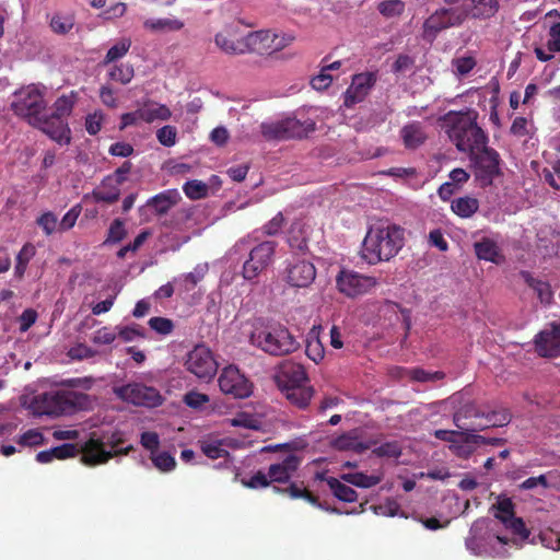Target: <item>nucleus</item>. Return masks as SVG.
<instances>
[{"instance_id":"obj_13","label":"nucleus","mask_w":560,"mask_h":560,"mask_svg":"<svg viewBox=\"0 0 560 560\" xmlns=\"http://www.w3.org/2000/svg\"><path fill=\"white\" fill-rule=\"evenodd\" d=\"M185 366L187 371L203 381H210L218 371V363L211 350L205 345H197L187 353Z\"/></svg>"},{"instance_id":"obj_4","label":"nucleus","mask_w":560,"mask_h":560,"mask_svg":"<svg viewBox=\"0 0 560 560\" xmlns=\"http://www.w3.org/2000/svg\"><path fill=\"white\" fill-rule=\"evenodd\" d=\"M90 396L72 390H52L39 394L32 401L33 411L39 416L59 417L88 409Z\"/></svg>"},{"instance_id":"obj_44","label":"nucleus","mask_w":560,"mask_h":560,"mask_svg":"<svg viewBox=\"0 0 560 560\" xmlns=\"http://www.w3.org/2000/svg\"><path fill=\"white\" fill-rule=\"evenodd\" d=\"M130 47V38H121L118 43L108 49L104 59V63H110L122 58L128 52Z\"/></svg>"},{"instance_id":"obj_12","label":"nucleus","mask_w":560,"mask_h":560,"mask_svg":"<svg viewBox=\"0 0 560 560\" xmlns=\"http://www.w3.org/2000/svg\"><path fill=\"white\" fill-rule=\"evenodd\" d=\"M276 248L277 243L273 241H264L256 245L243 265V277L246 280L256 279L272 264Z\"/></svg>"},{"instance_id":"obj_3","label":"nucleus","mask_w":560,"mask_h":560,"mask_svg":"<svg viewBox=\"0 0 560 560\" xmlns=\"http://www.w3.org/2000/svg\"><path fill=\"white\" fill-rule=\"evenodd\" d=\"M249 342L271 357L289 355L300 348V342L287 326L266 319L254 325Z\"/></svg>"},{"instance_id":"obj_11","label":"nucleus","mask_w":560,"mask_h":560,"mask_svg":"<svg viewBox=\"0 0 560 560\" xmlns=\"http://www.w3.org/2000/svg\"><path fill=\"white\" fill-rule=\"evenodd\" d=\"M282 280L291 288L306 289L316 278L314 264L305 258L292 257L284 261Z\"/></svg>"},{"instance_id":"obj_28","label":"nucleus","mask_w":560,"mask_h":560,"mask_svg":"<svg viewBox=\"0 0 560 560\" xmlns=\"http://www.w3.org/2000/svg\"><path fill=\"white\" fill-rule=\"evenodd\" d=\"M483 410H481L475 402H467L462 406L453 416V421L459 430L472 431L476 423L468 424L469 419H481Z\"/></svg>"},{"instance_id":"obj_61","label":"nucleus","mask_w":560,"mask_h":560,"mask_svg":"<svg viewBox=\"0 0 560 560\" xmlns=\"http://www.w3.org/2000/svg\"><path fill=\"white\" fill-rule=\"evenodd\" d=\"M149 326L151 329L161 335H170L174 329V324L171 319L165 317H151L149 319Z\"/></svg>"},{"instance_id":"obj_60","label":"nucleus","mask_w":560,"mask_h":560,"mask_svg":"<svg viewBox=\"0 0 560 560\" xmlns=\"http://www.w3.org/2000/svg\"><path fill=\"white\" fill-rule=\"evenodd\" d=\"M177 130L174 126H164L156 131L159 142L164 147H173L176 143Z\"/></svg>"},{"instance_id":"obj_33","label":"nucleus","mask_w":560,"mask_h":560,"mask_svg":"<svg viewBox=\"0 0 560 560\" xmlns=\"http://www.w3.org/2000/svg\"><path fill=\"white\" fill-rule=\"evenodd\" d=\"M283 394L291 405L300 409H305L310 405V401L314 395V389L310 385L291 387L283 392Z\"/></svg>"},{"instance_id":"obj_49","label":"nucleus","mask_w":560,"mask_h":560,"mask_svg":"<svg viewBox=\"0 0 560 560\" xmlns=\"http://www.w3.org/2000/svg\"><path fill=\"white\" fill-rule=\"evenodd\" d=\"M192 217V209L191 208H182L176 210L171 219H165L162 222V225L165 228L171 229H179L182 224L189 221Z\"/></svg>"},{"instance_id":"obj_20","label":"nucleus","mask_w":560,"mask_h":560,"mask_svg":"<svg viewBox=\"0 0 560 560\" xmlns=\"http://www.w3.org/2000/svg\"><path fill=\"white\" fill-rule=\"evenodd\" d=\"M278 387L283 393L291 387L307 386V374L304 368L298 363L283 364L276 376Z\"/></svg>"},{"instance_id":"obj_7","label":"nucleus","mask_w":560,"mask_h":560,"mask_svg":"<svg viewBox=\"0 0 560 560\" xmlns=\"http://www.w3.org/2000/svg\"><path fill=\"white\" fill-rule=\"evenodd\" d=\"M262 136L268 140L302 139L315 130V122L311 119L300 120L288 117L280 121L262 124Z\"/></svg>"},{"instance_id":"obj_6","label":"nucleus","mask_w":560,"mask_h":560,"mask_svg":"<svg viewBox=\"0 0 560 560\" xmlns=\"http://www.w3.org/2000/svg\"><path fill=\"white\" fill-rule=\"evenodd\" d=\"M14 95L15 100L11 103V109L30 125L36 121V118L46 109L44 92L35 84L20 89Z\"/></svg>"},{"instance_id":"obj_35","label":"nucleus","mask_w":560,"mask_h":560,"mask_svg":"<svg viewBox=\"0 0 560 560\" xmlns=\"http://www.w3.org/2000/svg\"><path fill=\"white\" fill-rule=\"evenodd\" d=\"M77 100L78 92L75 91H71L68 95H61L55 101L52 105L54 112L51 115L59 117L63 120H67V118L71 115Z\"/></svg>"},{"instance_id":"obj_40","label":"nucleus","mask_w":560,"mask_h":560,"mask_svg":"<svg viewBox=\"0 0 560 560\" xmlns=\"http://www.w3.org/2000/svg\"><path fill=\"white\" fill-rule=\"evenodd\" d=\"M143 121L153 122L154 120H167L172 113L166 105L148 103L142 108Z\"/></svg>"},{"instance_id":"obj_31","label":"nucleus","mask_w":560,"mask_h":560,"mask_svg":"<svg viewBox=\"0 0 560 560\" xmlns=\"http://www.w3.org/2000/svg\"><path fill=\"white\" fill-rule=\"evenodd\" d=\"M520 276L524 282L536 292L541 303L549 304L551 302L553 294L548 282L535 278L529 271L526 270H522Z\"/></svg>"},{"instance_id":"obj_36","label":"nucleus","mask_w":560,"mask_h":560,"mask_svg":"<svg viewBox=\"0 0 560 560\" xmlns=\"http://www.w3.org/2000/svg\"><path fill=\"white\" fill-rule=\"evenodd\" d=\"M143 26L151 32H176L184 27V23L177 19H149Z\"/></svg>"},{"instance_id":"obj_8","label":"nucleus","mask_w":560,"mask_h":560,"mask_svg":"<svg viewBox=\"0 0 560 560\" xmlns=\"http://www.w3.org/2000/svg\"><path fill=\"white\" fill-rule=\"evenodd\" d=\"M476 180L481 187L492 185L493 179L501 174L499 153L485 144L483 148L468 154Z\"/></svg>"},{"instance_id":"obj_34","label":"nucleus","mask_w":560,"mask_h":560,"mask_svg":"<svg viewBox=\"0 0 560 560\" xmlns=\"http://www.w3.org/2000/svg\"><path fill=\"white\" fill-rule=\"evenodd\" d=\"M451 209L460 218H470L478 211L479 201L469 196L459 197L452 201Z\"/></svg>"},{"instance_id":"obj_54","label":"nucleus","mask_w":560,"mask_h":560,"mask_svg":"<svg viewBox=\"0 0 560 560\" xmlns=\"http://www.w3.org/2000/svg\"><path fill=\"white\" fill-rule=\"evenodd\" d=\"M305 353L315 363H318L324 359L325 349L317 337L307 340Z\"/></svg>"},{"instance_id":"obj_62","label":"nucleus","mask_w":560,"mask_h":560,"mask_svg":"<svg viewBox=\"0 0 560 560\" xmlns=\"http://www.w3.org/2000/svg\"><path fill=\"white\" fill-rule=\"evenodd\" d=\"M81 205L73 206L59 222V231H68L72 229L81 213Z\"/></svg>"},{"instance_id":"obj_63","label":"nucleus","mask_w":560,"mask_h":560,"mask_svg":"<svg viewBox=\"0 0 560 560\" xmlns=\"http://www.w3.org/2000/svg\"><path fill=\"white\" fill-rule=\"evenodd\" d=\"M285 219L282 212H278L262 226V233L268 236L277 235L283 228Z\"/></svg>"},{"instance_id":"obj_45","label":"nucleus","mask_w":560,"mask_h":560,"mask_svg":"<svg viewBox=\"0 0 560 560\" xmlns=\"http://www.w3.org/2000/svg\"><path fill=\"white\" fill-rule=\"evenodd\" d=\"M377 10L384 18H395L404 12L405 3L401 0H385L378 3Z\"/></svg>"},{"instance_id":"obj_19","label":"nucleus","mask_w":560,"mask_h":560,"mask_svg":"<svg viewBox=\"0 0 560 560\" xmlns=\"http://www.w3.org/2000/svg\"><path fill=\"white\" fill-rule=\"evenodd\" d=\"M214 43L226 55H245V36H240L238 28L235 25H226L217 33Z\"/></svg>"},{"instance_id":"obj_37","label":"nucleus","mask_w":560,"mask_h":560,"mask_svg":"<svg viewBox=\"0 0 560 560\" xmlns=\"http://www.w3.org/2000/svg\"><path fill=\"white\" fill-rule=\"evenodd\" d=\"M327 485L338 500L349 503L355 502L358 500L357 491L351 487L340 482L337 478L329 477L327 479Z\"/></svg>"},{"instance_id":"obj_57","label":"nucleus","mask_w":560,"mask_h":560,"mask_svg":"<svg viewBox=\"0 0 560 560\" xmlns=\"http://www.w3.org/2000/svg\"><path fill=\"white\" fill-rule=\"evenodd\" d=\"M22 446H38L45 443L44 435L37 429H30L18 439Z\"/></svg>"},{"instance_id":"obj_15","label":"nucleus","mask_w":560,"mask_h":560,"mask_svg":"<svg viewBox=\"0 0 560 560\" xmlns=\"http://www.w3.org/2000/svg\"><path fill=\"white\" fill-rule=\"evenodd\" d=\"M377 82L376 72H361L352 77L351 84L343 94V105L348 108L363 102Z\"/></svg>"},{"instance_id":"obj_30","label":"nucleus","mask_w":560,"mask_h":560,"mask_svg":"<svg viewBox=\"0 0 560 560\" xmlns=\"http://www.w3.org/2000/svg\"><path fill=\"white\" fill-rule=\"evenodd\" d=\"M288 244L292 250L305 253L308 249V235L305 225L295 221L291 224L288 235Z\"/></svg>"},{"instance_id":"obj_25","label":"nucleus","mask_w":560,"mask_h":560,"mask_svg":"<svg viewBox=\"0 0 560 560\" xmlns=\"http://www.w3.org/2000/svg\"><path fill=\"white\" fill-rule=\"evenodd\" d=\"M475 254L479 259L491 261L493 264H501L504 256L493 240L489 237H482L479 242L474 244Z\"/></svg>"},{"instance_id":"obj_2","label":"nucleus","mask_w":560,"mask_h":560,"mask_svg":"<svg viewBox=\"0 0 560 560\" xmlns=\"http://www.w3.org/2000/svg\"><path fill=\"white\" fill-rule=\"evenodd\" d=\"M405 245V229L392 223L370 226L362 244V258L370 265L388 261Z\"/></svg>"},{"instance_id":"obj_46","label":"nucleus","mask_w":560,"mask_h":560,"mask_svg":"<svg viewBox=\"0 0 560 560\" xmlns=\"http://www.w3.org/2000/svg\"><path fill=\"white\" fill-rule=\"evenodd\" d=\"M492 508L497 511L494 517L502 523L515 516L514 503L510 498L499 499Z\"/></svg>"},{"instance_id":"obj_56","label":"nucleus","mask_w":560,"mask_h":560,"mask_svg":"<svg viewBox=\"0 0 560 560\" xmlns=\"http://www.w3.org/2000/svg\"><path fill=\"white\" fill-rule=\"evenodd\" d=\"M242 485L250 489H264L268 488L271 481L268 472L266 474L262 470H258L249 479H242Z\"/></svg>"},{"instance_id":"obj_47","label":"nucleus","mask_w":560,"mask_h":560,"mask_svg":"<svg viewBox=\"0 0 560 560\" xmlns=\"http://www.w3.org/2000/svg\"><path fill=\"white\" fill-rule=\"evenodd\" d=\"M108 75L113 81L119 82L121 84H128L135 75L133 67L128 63L115 66L109 71Z\"/></svg>"},{"instance_id":"obj_43","label":"nucleus","mask_w":560,"mask_h":560,"mask_svg":"<svg viewBox=\"0 0 560 560\" xmlns=\"http://www.w3.org/2000/svg\"><path fill=\"white\" fill-rule=\"evenodd\" d=\"M74 26V16L71 14H55L50 20L54 33L65 35Z\"/></svg>"},{"instance_id":"obj_5","label":"nucleus","mask_w":560,"mask_h":560,"mask_svg":"<svg viewBox=\"0 0 560 560\" xmlns=\"http://www.w3.org/2000/svg\"><path fill=\"white\" fill-rule=\"evenodd\" d=\"M122 442V439L116 434H113L106 443L100 439L91 438L81 447V460L88 466H95L107 463L114 456L127 455L133 450V446L128 445L117 450Z\"/></svg>"},{"instance_id":"obj_10","label":"nucleus","mask_w":560,"mask_h":560,"mask_svg":"<svg viewBox=\"0 0 560 560\" xmlns=\"http://www.w3.org/2000/svg\"><path fill=\"white\" fill-rule=\"evenodd\" d=\"M466 18L467 12L460 8L436 10L424 21L422 36L432 43L441 31L460 25Z\"/></svg>"},{"instance_id":"obj_9","label":"nucleus","mask_w":560,"mask_h":560,"mask_svg":"<svg viewBox=\"0 0 560 560\" xmlns=\"http://www.w3.org/2000/svg\"><path fill=\"white\" fill-rule=\"evenodd\" d=\"M113 393L120 400L140 407L154 408L163 402V397L156 388L142 383L114 386Z\"/></svg>"},{"instance_id":"obj_16","label":"nucleus","mask_w":560,"mask_h":560,"mask_svg":"<svg viewBox=\"0 0 560 560\" xmlns=\"http://www.w3.org/2000/svg\"><path fill=\"white\" fill-rule=\"evenodd\" d=\"M534 349L540 358L560 357V322L551 323L534 337Z\"/></svg>"},{"instance_id":"obj_55","label":"nucleus","mask_w":560,"mask_h":560,"mask_svg":"<svg viewBox=\"0 0 560 560\" xmlns=\"http://www.w3.org/2000/svg\"><path fill=\"white\" fill-rule=\"evenodd\" d=\"M207 271V265H198L194 271L186 273L184 276L185 289L187 291L192 290L200 281H202Z\"/></svg>"},{"instance_id":"obj_41","label":"nucleus","mask_w":560,"mask_h":560,"mask_svg":"<svg viewBox=\"0 0 560 560\" xmlns=\"http://www.w3.org/2000/svg\"><path fill=\"white\" fill-rule=\"evenodd\" d=\"M342 479L359 488H372L381 482V477L363 472L345 474Z\"/></svg>"},{"instance_id":"obj_14","label":"nucleus","mask_w":560,"mask_h":560,"mask_svg":"<svg viewBox=\"0 0 560 560\" xmlns=\"http://www.w3.org/2000/svg\"><path fill=\"white\" fill-rule=\"evenodd\" d=\"M218 382L221 392L234 398H246L252 394V383L234 365L224 368Z\"/></svg>"},{"instance_id":"obj_59","label":"nucleus","mask_w":560,"mask_h":560,"mask_svg":"<svg viewBox=\"0 0 560 560\" xmlns=\"http://www.w3.org/2000/svg\"><path fill=\"white\" fill-rule=\"evenodd\" d=\"M505 528L510 529L513 534L520 536L522 539L529 537V530L526 528L524 521L521 517L513 516L503 523Z\"/></svg>"},{"instance_id":"obj_22","label":"nucleus","mask_w":560,"mask_h":560,"mask_svg":"<svg viewBox=\"0 0 560 560\" xmlns=\"http://www.w3.org/2000/svg\"><path fill=\"white\" fill-rule=\"evenodd\" d=\"M276 39V33L269 30L249 32L245 36V54H257L260 56L272 55V43Z\"/></svg>"},{"instance_id":"obj_48","label":"nucleus","mask_w":560,"mask_h":560,"mask_svg":"<svg viewBox=\"0 0 560 560\" xmlns=\"http://www.w3.org/2000/svg\"><path fill=\"white\" fill-rule=\"evenodd\" d=\"M200 447L202 453L211 459L228 457L230 455V453L222 447L221 441H202Z\"/></svg>"},{"instance_id":"obj_39","label":"nucleus","mask_w":560,"mask_h":560,"mask_svg":"<svg viewBox=\"0 0 560 560\" xmlns=\"http://www.w3.org/2000/svg\"><path fill=\"white\" fill-rule=\"evenodd\" d=\"M35 253L36 249L32 243L24 244L23 247L20 249L15 258L16 262L14 267V276L18 279H22L24 277L27 265L30 260L35 256Z\"/></svg>"},{"instance_id":"obj_23","label":"nucleus","mask_w":560,"mask_h":560,"mask_svg":"<svg viewBox=\"0 0 560 560\" xmlns=\"http://www.w3.org/2000/svg\"><path fill=\"white\" fill-rule=\"evenodd\" d=\"M182 200L177 189H166L147 201V207L153 210V213L161 218L168 213Z\"/></svg>"},{"instance_id":"obj_50","label":"nucleus","mask_w":560,"mask_h":560,"mask_svg":"<svg viewBox=\"0 0 560 560\" xmlns=\"http://www.w3.org/2000/svg\"><path fill=\"white\" fill-rule=\"evenodd\" d=\"M153 465L161 471L167 472L175 468L176 460L175 458L167 452L153 453L150 456Z\"/></svg>"},{"instance_id":"obj_64","label":"nucleus","mask_w":560,"mask_h":560,"mask_svg":"<svg viewBox=\"0 0 560 560\" xmlns=\"http://www.w3.org/2000/svg\"><path fill=\"white\" fill-rule=\"evenodd\" d=\"M547 47L551 52H560V22L551 25Z\"/></svg>"},{"instance_id":"obj_52","label":"nucleus","mask_w":560,"mask_h":560,"mask_svg":"<svg viewBox=\"0 0 560 560\" xmlns=\"http://www.w3.org/2000/svg\"><path fill=\"white\" fill-rule=\"evenodd\" d=\"M377 457L398 458L401 455V446L397 441L385 442L373 450Z\"/></svg>"},{"instance_id":"obj_53","label":"nucleus","mask_w":560,"mask_h":560,"mask_svg":"<svg viewBox=\"0 0 560 560\" xmlns=\"http://www.w3.org/2000/svg\"><path fill=\"white\" fill-rule=\"evenodd\" d=\"M36 223L47 236L59 230L58 218L51 211L44 212L37 218Z\"/></svg>"},{"instance_id":"obj_29","label":"nucleus","mask_w":560,"mask_h":560,"mask_svg":"<svg viewBox=\"0 0 560 560\" xmlns=\"http://www.w3.org/2000/svg\"><path fill=\"white\" fill-rule=\"evenodd\" d=\"M96 202L115 203L120 197L119 186L113 183V177L107 176L102 180L101 187L92 191Z\"/></svg>"},{"instance_id":"obj_58","label":"nucleus","mask_w":560,"mask_h":560,"mask_svg":"<svg viewBox=\"0 0 560 560\" xmlns=\"http://www.w3.org/2000/svg\"><path fill=\"white\" fill-rule=\"evenodd\" d=\"M452 65L456 69L457 74L466 75L476 67L477 62L474 57L464 56L454 58Z\"/></svg>"},{"instance_id":"obj_32","label":"nucleus","mask_w":560,"mask_h":560,"mask_svg":"<svg viewBox=\"0 0 560 560\" xmlns=\"http://www.w3.org/2000/svg\"><path fill=\"white\" fill-rule=\"evenodd\" d=\"M273 491L277 493L287 494L289 498L293 500L303 499L314 506H322L318 497H316L306 488H302L296 482H291L287 488L273 486Z\"/></svg>"},{"instance_id":"obj_51","label":"nucleus","mask_w":560,"mask_h":560,"mask_svg":"<svg viewBox=\"0 0 560 560\" xmlns=\"http://www.w3.org/2000/svg\"><path fill=\"white\" fill-rule=\"evenodd\" d=\"M127 231L121 219H115L108 229L105 244H116L125 238Z\"/></svg>"},{"instance_id":"obj_24","label":"nucleus","mask_w":560,"mask_h":560,"mask_svg":"<svg viewBox=\"0 0 560 560\" xmlns=\"http://www.w3.org/2000/svg\"><path fill=\"white\" fill-rule=\"evenodd\" d=\"M400 138L406 149L416 150L428 139L425 128L420 121L406 124L399 131Z\"/></svg>"},{"instance_id":"obj_26","label":"nucleus","mask_w":560,"mask_h":560,"mask_svg":"<svg viewBox=\"0 0 560 560\" xmlns=\"http://www.w3.org/2000/svg\"><path fill=\"white\" fill-rule=\"evenodd\" d=\"M481 419L485 423L478 422L472 427V431H482L488 428L505 427L511 422L512 415L506 408H501L491 411H483Z\"/></svg>"},{"instance_id":"obj_42","label":"nucleus","mask_w":560,"mask_h":560,"mask_svg":"<svg viewBox=\"0 0 560 560\" xmlns=\"http://www.w3.org/2000/svg\"><path fill=\"white\" fill-rule=\"evenodd\" d=\"M209 187L201 180H188L183 186V191L191 200H199L208 196Z\"/></svg>"},{"instance_id":"obj_18","label":"nucleus","mask_w":560,"mask_h":560,"mask_svg":"<svg viewBox=\"0 0 560 560\" xmlns=\"http://www.w3.org/2000/svg\"><path fill=\"white\" fill-rule=\"evenodd\" d=\"M336 281L339 291L348 296L364 294L376 285L375 278L348 270L340 271Z\"/></svg>"},{"instance_id":"obj_27","label":"nucleus","mask_w":560,"mask_h":560,"mask_svg":"<svg viewBox=\"0 0 560 560\" xmlns=\"http://www.w3.org/2000/svg\"><path fill=\"white\" fill-rule=\"evenodd\" d=\"M331 446L337 451H353L361 454L369 448L366 443L360 441L358 431L346 432L331 441Z\"/></svg>"},{"instance_id":"obj_21","label":"nucleus","mask_w":560,"mask_h":560,"mask_svg":"<svg viewBox=\"0 0 560 560\" xmlns=\"http://www.w3.org/2000/svg\"><path fill=\"white\" fill-rule=\"evenodd\" d=\"M302 464V457L296 454H289L281 460L268 467V475L271 483H288Z\"/></svg>"},{"instance_id":"obj_38","label":"nucleus","mask_w":560,"mask_h":560,"mask_svg":"<svg viewBox=\"0 0 560 560\" xmlns=\"http://www.w3.org/2000/svg\"><path fill=\"white\" fill-rule=\"evenodd\" d=\"M471 3V13L476 19L492 18L499 11L498 0H469Z\"/></svg>"},{"instance_id":"obj_17","label":"nucleus","mask_w":560,"mask_h":560,"mask_svg":"<svg viewBox=\"0 0 560 560\" xmlns=\"http://www.w3.org/2000/svg\"><path fill=\"white\" fill-rule=\"evenodd\" d=\"M31 126L39 129L59 144H69L71 141V130L67 120L54 115L43 113Z\"/></svg>"},{"instance_id":"obj_1","label":"nucleus","mask_w":560,"mask_h":560,"mask_svg":"<svg viewBox=\"0 0 560 560\" xmlns=\"http://www.w3.org/2000/svg\"><path fill=\"white\" fill-rule=\"evenodd\" d=\"M478 112L472 108L448 110L438 119V122L457 151L472 154L488 144L489 140L488 135L478 125Z\"/></svg>"}]
</instances>
